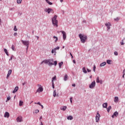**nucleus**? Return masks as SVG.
Listing matches in <instances>:
<instances>
[{"label":"nucleus","mask_w":125,"mask_h":125,"mask_svg":"<svg viewBox=\"0 0 125 125\" xmlns=\"http://www.w3.org/2000/svg\"><path fill=\"white\" fill-rule=\"evenodd\" d=\"M123 74L124 75H125V69L123 70Z\"/></svg>","instance_id":"603ef678"},{"label":"nucleus","mask_w":125,"mask_h":125,"mask_svg":"<svg viewBox=\"0 0 125 125\" xmlns=\"http://www.w3.org/2000/svg\"><path fill=\"white\" fill-rule=\"evenodd\" d=\"M79 37L81 40V42H82V43H84V42H85V41H86L87 40V36H85V35H83V34H80L79 35Z\"/></svg>","instance_id":"f257e3e1"},{"label":"nucleus","mask_w":125,"mask_h":125,"mask_svg":"<svg viewBox=\"0 0 125 125\" xmlns=\"http://www.w3.org/2000/svg\"><path fill=\"white\" fill-rule=\"evenodd\" d=\"M112 109V106L111 105L109 106L108 107H106L107 113H110V110Z\"/></svg>","instance_id":"f3484780"},{"label":"nucleus","mask_w":125,"mask_h":125,"mask_svg":"<svg viewBox=\"0 0 125 125\" xmlns=\"http://www.w3.org/2000/svg\"><path fill=\"white\" fill-rule=\"evenodd\" d=\"M54 52L55 53V51H54V49H52V51H51V53H52V54H53Z\"/></svg>","instance_id":"09e8293b"},{"label":"nucleus","mask_w":125,"mask_h":125,"mask_svg":"<svg viewBox=\"0 0 125 125\" xmlns=\"http://www.w3.org/2000/svg\"><path fill=\"white\" fill-rule=\"evenodd\" d=\"M60 1H61V2H63V0H60Z\"/></svg>","instance_id":"774afa93"},{"label":"nucleus","mask_w":125,"mask_h":125,"mask_svg":"<svg viewBox=\"0 0 125 125\" xmlns=\"http://www.w3.org/2000/svg\"><path fill=\"white\" fill-rule=\"evenodd\" d=\"M13 58V55H12L11 57H10V59H9V61H11V60H12Z\"/></svg>","instance_id":"de8ad7c7"},{"label":"nucleus","mask_w":125,"mask_h":125,"mask_svg":"<svg viewBox=\"0 0 125 125\" xmlns=\"http://www.w3.org/2000/svg\"><path fill=\"white\" fill-rule=\"evenodd\" d=\"M100 114H99V111L97 112V115L96 116V123H98L99 122V120L100 119Z\"/></svg>","instance_id":"39448f33"},{"label":"nucleus","mask_w":125,"mask_h":125,"mask_svg":"<svg viewBox=\"0 0 125 125\" xmlns=\"http://www.w3.org/2000/svg\"><path fill=\"white\" fill-rule=\"evenodd\" d=\"M114 101L115 103H118L119 102V97H115Z\"/></svg>","instance_id":"dca6fc26"},{"label":"nucleus","mask_w":125,"mask_h":125,"mask_svg":"<svg viewBox=\"0 0 125 125\" xmlns=\"http://www.w3.org/2000/svg\"><path fill=\"white\" fill-rule=\"evenodd\" d=\"M36 38H37V40H39V36H36Z\"/></svg>","instance_id":"338daca9"},{"label":"nucleus","mask_w":125,"mask_h":125,"mask_svg":"<svg viewBox=\"0 0 125 125\" xmlns=\"http://www.w3.org/2000/svg\"><path fill=\"white\" fill-rule=\"evenodd\" d=\"M111 62H112V61L111 60H107L106 61V63H108V64H111Z\"/></svg>","instance_id":"cd10ccee"},{"label":"nucleus","mask_w":125,"mask_h":125,"mask_svg":"<svg viewBox=\"0 0 125 125\" xmlns=\"http://www.w3.org/2000/svg\"><path fill=\"white\" fill-rule=\"evenodd\" d=\"M11 73H12V70H11V69L9 70V71H8L6 79H8V78H9V76H10V75H11Z\"/></svg>","instance_id":"9b49d317"},{"label":"nucleus","mask_w":125,"mask_h":125,"mask_svg":"<svg viewBox=\"0 0 125 125\" xmlns=\"http://www.w3.org/2000/svg\"><path fill=\"white\" fill-rule=\"evenodd\" d=\"M57 41H58V38L56 39L55 42H57Z\"/></svg>","instance_id":"e2e57ef3"},{"label":"nucleus","mask_w":125,"mask_h":125,"mask_svg":"<svg viewBox=\"0 0 125 125\" xmlns=\"http://www.w3.org/2000/svg\"><path fill=\"white\" fill-rule=\"evenodd\" d=\"M100 80H99V77H97V78L96 79V83H100Z\"/></svg>","instance_id":"c85d7f7f"},{"label":"nucleus","mask_w":125,"mask_h":125,"mask_svg":"<svg viewBox=\"0 0 125 125\" xmlns=\"http://www.w3.org/2000/svg\"><path fill=\"white\" fill-rule=\"evenodd\" d=\"M53 96H54V97H56V90H54L53 92Z\"/></svg>","instance_id":"7c9ffc66"},{"label":"nucleus","mask_w":125,"mask_h":125,"mask_svg":"<svg viewBox=\"0 0 125 125\" xmlns=\"http://www.w3.org/2000/svg\"><path fill=\"white\" fill-rule=\"evenodd\" d=\"M60 47L57 46V47H56L54 49V52H55L54 55H56V50H59V49H60Z\"/></svg>","instance_id":"a211bd4d"},{"label":"nucleus","mask_w":125,"mask_h":125,"mask_svg":"<svg viewBox=\"0 0 125 125\" xmlns=\"http://www.w3.org/2000/svg\"><path fill=\"white\" fill-rule=\"evenodd\" d=\"M56 19H57V16L55 15L53 18H52V22L54 26L58 27V21Z\"/></svg>","instance_id":"f03ea898"},{"label":"nucleus","mask_w":125,"mask_h":125,"mask_svg":"<svg viewBox=\"0 0 125 125\" xmlns=\"http://www.w3.org/2000/svg\"><path fill=\"white\" fill-rule=\"evenodd\" d=\"M4 118H9V113L8 112H5L4 115Z\"/></svg>","instance_id":"4468645a"},{"label":"nucleus","mask_w":125,"mask_h":125,"mask_svg":"<svg viewBox=\"0 0 125 125\" xmlns=\"http://www.w3.org/2000/svg\"><path fill=\"white\" fill-rule=\"evenodd\" d=\"M53 59H49V63L48 65L49 66H52V65H53Z\"/></svg>","instance_id":"1a4fd4ad"},{"label":"nucleus","mask_w":125,"mask_h":125,"mask_svg":"<svg viewBox=\"0 0 125 125\" xmlns=\"http://www.w3.org/2000/svg\"><path fill=\"white\" fill-rule=\"evenodd\" d=\"M40 106L42 107V109H43V105H42V104H41Z\"/></svg>","instance_id":"052dcab7"},{"label":"nucleus","mask_w":125,"mask_h":125,"mask_svg":"<svg viewBox=\"0 0 125 125\" xmlns=\"http://www.w3.org/2000/svg\"><path fill=\"white\" fill-rule=\"evenodd\" d=\"M87 71L88 73L91 72V70H89L88 68H87Z\"/></svg>","instance_id":"3c124183"},{"label":"nucleus","mask_w":125,"mask_h":125,"mask_svg":"<svg viewBox=\"0 0 125 125\" xmlns=\"http://www.w3.org/2000/svg\"><path fill=\"white\" fill-rule=\"evenodd\" d=\"M67 120L69 121H72L73 120V116H69L67 117Z\"/></svg>","instance_id":"4be33fe9"},{"label":"nucleus","mask_w":125,"mask_h":125,"mask_svg":"<svg viewBox=\"0 0 125 125\" xmlns=\"http://www.w3.org/2000/svg\"><path fill=\"white\" fill-rule=\"evenodd\" d=\"M23 105V101H20L19 106H22Z\"/></svg>","instance_id":"c756f323"},{"label":"nucleus","mask_w":125,"mask_h":125,"mask_svg":"<svg viewBox=\"0 0 125 125\" xmlns=\"http://www.w3.org/2000/svg\"><path fill=\"white\" fill-rule=\"evenodd\" d=\"M120 20V18H116L114 19V21H119Z\"/></svg>","instance_id":"a19ab883"},{"label":"nucleus","mask_w":125,"mask_h":125,"mask_svg":"<svg viewBox=\"0 0 125 125\" xmlns=\"http://www.w3.org/2000/svg\"><path fill=\"white\" fill-rule=\"evenodd\" d=\"M107 106H108V103H104V104H103V108H107Z\"/></svg>","instance_id":"6ab92c4d"},{"label":"nucleus","mask_w":125,"mask_h":125,"mask_svg":"<svg viewBox=\"0 0 125 125\" xmlns=\"http://www.w3.org/2000/svg\"><path fill=\"white\" fill-rule=\"evenodd\" d=\"M19 89V87L18 86H16L14 90L13 91V93H15L16 92H17V91H18Z\"/></svg>","instance_id":"2eb2a0df"},{"label":"nucleus","mask_w":125,"mask_h":125,"mask_svg":"<svg viewBox=\"0 0 125 125\" xmlns=\"http://www.w3.org/2000/svg\"><path fill=\"white\" fill-rule=\"evenodd\" d=\"M72 86H73V87L76 86V84H75V83L72 84Z\"/></svg>","instance_id":"6e6d98bb"},{"label":"nucleus","mask_w":125,"mask_h":125,"mask_svg":"<svg viewBox=\"0 0 125 125\" xmlns=\"http://www.w3.org/2000/svg\"><path fill=\"white\" fill-rule=\"evenodd\" d=\"M46 2H47V3H48V4H49V5H52V4H53L52 2L49 1V0H48Z\"/></svg>","instance_id":"72a5a7b5"},{"label":"nucleus","mask_w":125,"mask_h":125,"mask_svg":"<svg viewBox=\"0 0 125 125\" xmlns=\"http://www.w3.org/2000/svg\"><path fill=\"white\" fill-rule=\"evenodd\" d=\"M45 12H47L48 14H49L50 12H53V9L50 8H48L47 9H45Z\"/></svg>","instance_id":"0eeeda50"},{"label":"nucleus","mask_w":125,"mask_h":125,"mask_svg":"<svg viewBox=\"0 0 125 125\" xmlns=\"http://www.w3.org/2000/svg\"><path fill=\"white\" fill-rule=\"evenodd\" d=\"M42 116H41L40 118V121H41V120H42Z\"/></svg>","instance_id":"680f3d73"},{"label":"nucleus","mask_w":125,"mask_h":125,"mask_svg":"<svg viewBox=\"0 0 125 125\" xmlns=\"http://www.w3.org/2000/svg\"><path fill=\"white\" fill-rule=\"evenodd\" d=\"M52 86L53 88H54V82H52Z\"/></svg>","instance_id":"a18cd8bd"},{"label":"nucleus","mask_w":125,"mask_h":125,"mask_svg":"<svg viewBox=\"0 0 125 125\" xmlns=\"http://www.w3.org/2000/svg\"><path fill=\"white\" fill-rule=\"evenodd\" d=\"M10 99H11L10 96L8 97L7 98L6 102H7V101H9V100H10Z\"/></svg>","instance_id":"e433bc0d"},{"label":"nucleus","mask_w":125,"mask_h":125,"mask_svg":"<svg viewBox=\"0 0 125 125\" xmlns=\"http://www.w3.org/2000/svg\"><path fill=\"white\" fill-rule=\"evenodd\" d=\"M120 43H121V45H124V44H125V43H124V39L122 40V42H120Z\"/></svg>","instance_id":"79ce46f5"},{"label":"nucleus","mask_w":125,"mask_h":125,"mask_svg":"<svg viewBox=\"0 0 125 125\" xmlns=\"http://www.w3.org/2000/svg\"><path fill=\"white\" fill-rule=\"evenodd\" d=\"M43 62H44L45 64H47L49 63V60H44V61H43Z\"/></svg>","instance_id":"bb28decb"},{"label":"nucleus","mask_w":125,"mask_h":125,"mask_svg":"<svg viewBox=\"0 0 125 125\" xmlns=\"http://www.w3.org/2000/svg\"><path fill=\"white\" fill-rule=\"evenodd\" d=\"M21 42L23 45L26 46V50H28V48H29V45L30 44V41L21 40Z\"/></svg>","instance_id":"7ed1b4c3"},{"label":"nucleus","mask_w":125,"mask_h":125,"mask_svg":"<svg viewBox=\"0 0 125 125\" xmlns=\"http://www.w3.org/2000/svg\"><path fill=\"white\" fill-rule=\"evenodd\" d=\"M106 62H104L100 64V67H104V66H105L106 65Z\"/></svg>","instance_id":"5701e85b"},{"label":"nucleus","mask_w":125,"mask_h":125,"mask_svg":"<svg viewBox=\"0 0 125 125\" xmlns=\"http://www.w3.org/2000/svg\"><path fill=\"white\" fill-rule=\"evenodd\" d=\"M96 66H95V65H93V71L94 72H95L96 71Z\"/></svg>","instance_id":"473e14b6"},{"label":"nucleus","mask_w":125,"mask_h":125,"mask_svg":"<svg viewBox=\"0 0 125 125\" xmlns=\"http://www.w3.org/2000/svg\"><path fill=\"white\" fill-rule=\"evenodd\" d=\"M70 101L71 104L73 103V97H70Z\"/></svg>","instance_id":"58836bf2"},{"label":"nucleus","mask_w":125,"mask_h":125,"mask_svg":"<svg viewBox=\"0 0 125 125\" xmlns=\"http://www.w3.org/2000/svg\"><path fill=\"white\" fill-rule=\"evenodd\" d=\"M18 35L17 33L15 32L14 33V36L15 37L16 35Z\"/></svg>","instance_id":"5fc2aeb1"},{"label":"nucleus","mask_w":125,"mask_h":125,"mask_svg":"<svg viewBox=\"0 0 125 125\" xmlns=\"http://www.w3.org/2000/svg\"><path fill=\"white\" fill-rule=\"evenodd\" d=\"M54 81H56V76H54L52 78V83H54Z\"/></svg>","instance_id":"393cba45"},{"label":"nucleus","mask_w":125,"mask_h":125,"mask_svg":"<svg viewBox=\"0 0 125 125\" xmlns=\"http://www.w3.org/2000/svg\"><path fill=\"white\" fill-rule=\"evenodd\" d=\"M37 104L39 105V106H41L42 105V104H41V102H39L37 103Z\"/></svg>","instance_id":"8fccbe9b"},{"label":"nucleus","mask_w":125,"mask_h":125,"mask_svg":"<svg viewBox=\"0 0 125 125\" xmlns=\"http://www.w3.org/2000/svg\"><path fill=\"white\" fill-rule=\"evenodd\" d=\"M67 109V106H63L62 107H61V110H62V111H65Z\"/></svg>","instance_id":"aec40b11"},{"label":"nucleus","mask_w":125,"mask_h":125,"mask_svg":"<svg viewBox=\"0 0 125 125\" xmlns=\"http://www.w3.org/2000/svg\"><path fill=\"white\" fill-rule=\"evenodd\" d=\"M63 62H61L59 63V68H61V66H62V65H63Z\"/></svg>","instance_id":"a878e982"},{"label":"nucleus","mask_w":125,"mask_h":125,"mask_svg":"<svg viewBox=\"0 0 125 125\" xmlns=\"http://www.w3.org/2000/svg\"><path fill=\"white\" fill-rule=\"evenodd\" d=\"M114 55H115V56H118V52L115 51L114 52Z\"/></svg>","instance_id":"37998d69"},{"label":"nucleus","mask_w":125,"mask_h":125,"mask_svg":"<svg viewBox=\"0 0 125 125\" xmlns=\"http://www.w3.org/2000/svg\"><path fill=\"white\" fill-rule=\"evenodd\" d=\"M17 30H18L17 28H16V26L15 25L14 28V31H15V32H17Z\"/></svg>","instance_id":"4c0bfd02"},{"label":"nucleus","mask_w":125,"mask_h":125,"mask_svg":"<svg viewBox=\"0 0 125 125\" xmlns=\"http://www.w3.org/2000/svg\"><path fill=\"white\" fill-rule=\"evenodd\" d=\"M39 112L40 110H39L38 109L35 110V114H38V113H39Z\"/></svg>","instance_id":"c03bdc74"},{"label":"nucleus","mask_w":125,"mask_h":125,"mask_svg":"<svg viewBox=\"0 0 125 125\" xmlns=\"http://www.w3.org/2000/svg\"><path fill=\"white\" fill-rule=\"evenodd\" d=\"M12 49L14 51L15 50V46L14 45H12Z\"/></svg>","instance_id":"2f4dec72"},{"label":"nucleus","mask_w":125,"mask_h":125,"mask_svg":"<svg viewBox=\"0 0 125 125\" xmlns=\"http://www.w3.org/2000/svg\"><path fill=\"white\" fill-rule=\"evenodd\" d=\"M17 121L18 123H21L22 122V117H18L17 118Z\"/></svg>","instance_id":"ddd939ff"},{"label":"nucleus","mask_w":125,"mask_h":125,"mask_svg":"<svg viewBox=\"0 0 125 125\" xmlns=\"http://www.w3.org/2000/svg\"><path fill=\"white\" fill-rule=\"evenodd\" d=\"M96 84V83L95 82V81H94L93 82L91 83V84H89V87L91 89H93L95 87V85Z\"/></svg>","instance_id":"20e7f679"},{"label":"nucleus","mask_w":125,"mask_h":125,"mask_svg":"<svg viewBox=\"0 0 125 125\" xmlns=\"http://www.w3.org/2000/svg\"><path fill=\"white\" fill-rule=\"evenodd\" d=\"M17 3L19 4L20 3H21V2H22V0H17Z\"/></svg>","instance_id":"f704fd0d"},{"label":"nucleus","mask_w":125,"mask_h":125,"mask_svg":"<svg viewBox=\"0 0 125 125\" xmlns=\"http://www.w3.org/2000/svg\"><path fill=\"white\" fill-rule=\"evenodd\" d=\"M73 62L74 64H76V61L75 60H73Z\"/></svg>","instance_id":"4d7b16f0"},{"label":"nucleus","mask_w":125,"mask_h":125,"mask_svg":"<svg viewBox=\"0 0 125 125\" xmlns=\"http://www.w3.org/2000/svg\"><path fill=\"white\" fill-rule=\"evenodd\" d=\"M105 26H106V27H107V31H109V30H110V29H111V23L110 22H107L106 23H105Z\"/></svg>","instance_id":"6e6552de"},{"label":"nucleus","mask_w":125,"mask_h":125,"mask_svg":"<svg viewBox=\"0 0 125 125\" xmlns=\"http://www.w3.org/2000/svg\"><path fill=\"white\" fill-rule=\"evenodd\" d=\"M4 52H5V53H6L7 56H9V54H8V52L7 51V49H6V48H4Z\"/></svg>","instance_id":"412c9836"},{"label":"nucleus","mask_w":125,"mask_h":125,"mask_svg":"<svg viewBox=\"0 0 125 125\" xmlns=\"http://www.w3.org/2000/svg\"><path fill=\"white\" fill-rule=\"evenodd\" d=\"M25 84H27V82H24L23 83H22V85L24 86Z\"/></svg>","instance_id":"49530a36"},{"label":"nucleus","mask_w":125,"mask_h":125,"mask_svg":"<svg viewBox=\"0 0 125 125\" xmlns=\"http://www.w3.org/2000/svg\"><path fill=\"white\" fill-rule=\"evenodd\" d=\"M83 73H84V74H86L87 73V71L85 69V67L83 68Z\"/></svg>","instance_id":"b1692460"},{"label":"nucleus","mask_w":125,"mask_h":125,"mask_svg":"<svg viewBox=\"0 0 125 125\" xmlns=\"http://www.w3.org/2000/svg\"><path fill=\"white\" fill-rule=\"evenodd\" d=\"M117 116H119V112H118V111H115L111 117L112 118H114L115 117H117Z\"/></svg>","instance_id":"9d476101"},{"label":"nucleus","mask_w":125,"mask_h":125,"mask_svg":"<svg viewBox=\"0 0 125 125\" xmlns=\"http://www.w3.org/2000/svg\"><path fill=\"white\" fill-rule=\"evenodd\" d=\"M43 91V88L42 87H40L37 90V92H42Z\"/></svg>","instance_id":"f8f14e48"},{"label":"nucleus","mask_w":125,"mask_h":125,"mask_svg":"<svg viewBox=\"0 0 125 125\" xmlns=\"http://www.w3.org/2000/svg\"><path fill=\"white\" fill-rule=\"evenodd\" d=\"M60 32L62 34L63 39L64 41H65V40H66L67 38V36L66 35V32L64 31H61Z\"/></svg>","instance_id":"423d86ee"},{"label":"nucleus","mask_w":125,"mask_h":125,"mask_svg":"<svg viewBox=\"0 0 125 125\" xmlns=\"http://www.w3.org/2000/svg\"><path fill=\"white\" fill-rule=\"evenodd\" d=\"M69 54H70V55L71 56H72L73 55L72 54V53H71V52H69Z\"/></svg>","instance_id":"0e129e2a"},{"label":"nucleus","mask_w":125,"mask_h":125,"mask_svg":"<svg viewBox=\"0 0 125 125\" xmlns=\"http://www.w3.org/2000/svg\"><path fill=\"white\" fill-rule=\"evenodd\" d=\"M53 65H55V66H56L57 65V61H55L54 62Z\"/></svg>","instance_id":"ea45409f"},{"label":"nucleus","mask_w":125,"mask_h":125,"mask_svg":"<svg viewBox=\"0 0 125 125\" xmlns=\"http://www.w3.org/2000/svg\"><path fill=\"white\" fill-rule=\"evenodd\" d=\"M83 23H86V21L85 20H83Z\"/></svg>","instance_id":"13d9d810"},{"label":"nucleus","mask_w":125,"mask_h":125,"mask_svg":"<svg viewBox=\"0 0 125 125\" xmlns=\"http://www.w3.org/2000/svg\"><path fill=\"white\" fill-rule=\"evenodd\" d=\"M43 63H44V62H43V61L42 62L41 64H43Z\"/></svg>","instance_id":"69168bd1"},{"label":"nucleus","mask_w":125,"mask_h":125,"mask_svg":"<svg viewBox=\"0 0 125 125\" xmlns=\"http://www.w3.org/2000/svg\"><path fill=\"white\" fill-rule=\"evenodd\" d=\"M57 37L56 36H53V39H57Z\"/></svg>","instance_id":"bf43d9fd"},{"label":"nucleus","mask_w":125,"mask_h":125,"mask_svg":"<svg viewBox=\"0 0 125 125\" xmlns=\"http://www.w3.org/2000/svg\"><path fill=\"white\" fill-rule=\"evenodd\" d=\"M103 83V82L102 81V80H100V83H101V84H102V83Z\"/></svg>","instance_id":"864d4df0"},{"label":"nucleus","mask_w":125,"mask_h":125,"mask_svg":"<svg viewBox=\"0 0 125 125\" xmlns=\"http://www.w3.org/2000/svg\"><path fill=\"white\" fill-rule=\"evenodd\" d=\"M67 79H68V75H65L64 76V81H67Z\"/></svg>","instance_id":"c9c22d12"}]
</instances>
